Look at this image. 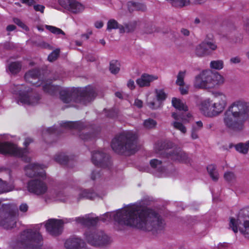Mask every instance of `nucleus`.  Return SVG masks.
I'll return each instance as SVG.
<instances>
[{
  "label": "nucleus",
  "mask_w": 249,
  "mask_h": 249,
  "mask_svg": "<svg viewBox=\"0 0 249 249\" xmlns=\"http://www.w3.org/2000/svg\"><path fill=\"white\" fill-rule=\"evenodd\" d=\"M21 68V64L19 62H12L9 64L8 69L12 74H16L19 72Z\"/></svg>",
  "instance_id": "nucleus-31"
},
{
  "label": "nucleus",
  "mask_w": 249,
  "mask_h": 249,
  "mask_svg": "<svg viewBox=\"0 0 249 249\" xmlns=\"http://www.w3.org/2000/svg\"><path fill=\"white\" fill-rule=\"evenodd\" d=\"M193 126H196L198 129V131L200 130L203 127V123L201 121H197L196 123V125Z\"/></svg>",
  "instance_id": "nucleus-60"
},
{
  "label": "nucleus",
  "mask_w": 249,
  "mask_h": 249,
  "mask_svg": "<svg viewBox=\"0 0 249 249\" xmlns=\"http://www.w3.org/2000/svg\"><path fill=\"white\" fill-rule=\"evenodd\" d=\"M43 90L51 95H54L60 90L61 100L65 103L75 102L86 105L92 101L96 95L93 87L89 86L85 88H64L60 90V87L52 85L50 82H44Z\"/></svg>",
  "instance_id": "nucleus-2"
},
{
  "label": "nucleus",
  "mask_w": 249,
  "mask_h": 249,
  "mask_svg": "<svg viewBox=\"0 0 249 249\" xmlns=\"http://www.w3.org/2000/svg\"><path fill=\"white\" fill-rule=\"evenodd\" d=\"M45 27L49 31L55 35H65V33L60 28L51 25H46Z\"/></svg>",
  "instance_id": "nucleus-41"
},
{
  "label": "nucleus",
  "mask_w": 249,
  "mask_h": 249,
  "mask_svg": "<svg viewBox=\"0 0 249 249\" xmlns=\"http://www.w3.org/2000/svg\"><path fill=\"white\" fill-rule=\"evenodd\" d=\"M171 124L175 129L179 130L181 133L183 134H185L186 133V128L182 123L177 121H175L173 122Z\"/></svg>",
  "instance_id": "nucleus-42"
},
{
  "label": "nucleus",
  "mask_w": 249,
  "mask_h": 249,
  "mask_svg": "<svg viewBox=\"0 0 249 249\" xmlns=\"http://www.w3.org/2000/svg\"><path fill=\"white\" fill-rule=\"evenodd\" d=\"M127 85V87L131 89H134L135 87L134 81L131 79L128 81Z\"/></svg>",
  "instance_id": "nucleus-55"
},
{
  "label": "nucleus",
  "mask_w": 249,
  "mask_h": 249,
  "mask_svg": "<svg viewBox=\"0 0 249 249\" xmlns=\"http://www.w3.org/2000/svg\"><path fill=\"white\" fill-rule=\"evenodd\" d=\"M186 71H179L177 76L176 83L179 86H183L184 85V79L186 75Z\"/></svg>",
  "instance_id": "nucleus-39"
},
{
  "label": "nucleus",
  "mask_w": 249,
  "mask_h": 249,
  "mask_svg": "<svg viewBox=\"0 0 249 249\" xmlns=\"http://www.w3.org/2000/svg\"><path fill=\"white\" fill-rule=\"evenodd\" d=\"M56 199L61 202H65L68 200V197L65 195L64 192H61L57 194Z\"/></svg>",
  "instance_id": "nucleus-48"
},
{
  "label": "nucleus",
  "mask_w": 249,
  "mask_h": 249,
  "mask_svg": "<svg viewBox=\"0 0 249 249\" xmlns=\"http://www.w3.org/2000/svg\"><path fill=\"white\" fill-rule=\"evenodd\" d=\"M159 32V30L158 28L155 27V26H151V29L150 31H146L147 33L151 34L154 32Z\"/></svg>",
  "instance_id": "nucleus-63"
},
{
  "label": "nucleus",
  "mask_w": 249,
  "mask_h": 249,
  "mask_svg": "<svg viewBox=\"0 0 249 249\" xmlns=\"http://www.w3.org/2000/svg\"><path fill=\"white\" fill-rule=\"evenodd\" d=\"M91 160L95 165L103 168L109 167L111 164L109 156L100 151H95L92 154Z\"/></svg>",
  "instance_id": "nucleus-16"
},
{
  "label": "nucleus",
  "mask_w": 249,
  "mask_h": 249,
  "mask_svg": "<svg viewBox=\"0 0 249 249\" xmlns=\"http://www.w3.org/2000/svg\"><path fill=\"white\" fill-rule=\"evenodd\" d=\"M134 105L138 107L141 108L142 107L143 103L142 101L137 99L135 100Z\"/></svg>",
  "instance_id": "nucleus-56"
},
{
  "label": "nucleus",
  "mask_w": 249,
  "mask_h": 249,
  "mask_svg": "<svg viewBox=\"0 0 249 249\" xmlns=\"http://www.w3.org/2000/svg\"><path fill=\"white\" fill-rule=\"evenodd\" d=\"M101 177V169L99 167H96L92 171L90 175V178L92 180H96Z\"/></svg>",
  "instance_id": "nucleus-44"
},
{
  "label": "nucleus",
  "mask_w": 249,
  "mask_h": 249,
  "mask_svg": "<svg viewBox=\"0 0 249 249\" xmlns=\"http://www.w3.org/2000/svg\"><path fill=\"white\" fill-rule=\"evenodd\" d=\"M227 110L245 121L249 115V103L237 100L231 103Z\"/></svg>",
  "instance_id": "nucleus-12"
},
{
  "label": "nucleus",
  "mask_w": 249,
  "mask_h": 249,
  "mask_svg": "<svg viewBox=\"0 0 249 249\" xmlns=\"http://www.w3.org/2000/svg\"><path fill=\"white\" fill-rule=\"evenodd\" d=\"M151 167L156 171L162 173L164 170V168L162 165L161 161L157 159L151 160L150 161Z\"/></svg>",
  "instance_id": "nucleus-30"
},
{
  "label": "nucleus",
  "mask_w": 249,
  "mask_h": 249,
  "mask_svg": "<svg viewBox=\"0 0 249 249\" xmlns=\"http://www.w3.org/2000/svg\"><path fill=\"white\" fill-rule=\"evenodd\" d=\"M54 160L60 164H65L68 161V157L64 153H59L55 156Z\"/></svg>",
  "instance_id": "nucleus-38"
},
{
  "label": "nucleus",
  "mask_w": 249,
  "mask_h": 249,
  "mask_svg": "<svg viewBox=\"0 0 249 249\" xmlns=\"http://www.w3.org/2000/svg\"><path fill=\"white\" fill-rule=\"evenodd\" d=\"M63 222L62 220L50 219L45 224L47 231L52 235L57 236L62 231Z\"/></svg>",
  "instance_id": "nucleus-19"
},
{
  "label": "nucleus",
  "mask_w": 249,
  "mask_h": 249,
  "mask_svg": "<svg viewBox=\"0 0 249 249\" xmlns=\"http://www.w3.org/2000/svg\"><path fill=\"white\" fill-rule=\"evenodd\" d=\"M60 126L64 128L76 130L79 137L85 141L91 140L95 136V134L89 133L85 129V125L81 122H62Z\"/></svg>",
  "instance_id": "nucleus-11"
},
{
  "label": "nucleus",
  "mask_w": 249,
  "mask_h": 249,
  "mask_svg": "<svg viewBox=\"0 0 249 249\" xmlns=\"http://www.w3.org/2000/svg\"><path fill=\"white\" fill-rule=\"evenodd\" d=\"M79 198L94 199L98 197L97 195L94 192L89 190H81L79 194Z\"/></svg>",
  "instance_id": "nucleus-28"
},
{
  "label": "nucleus",
  "mask_w": 249,
  "mask_h": 249,
  "mask_svg": "<svg viewBox=\"0 0 249 249\" xmlns=\"http://www.w3.org/2000/svg\"><path fill=\"white\" fill-rule=\"evenodd\" d=\"M224 67V62L221 60L212 61L210 63V67L215 70H221Z\"/></svg>",
  "instance_id": "nucleus-40"
},
{
  "label": "nucleus",
  "mask_w": 249,
  "mask_h": 249,
  "mask_svg": "<svg viewBox=\"0 0 249 249\" xmlns=\"http://www.w3.org/2000/svg\"><path fill=\"white\" fill-rule=\"evenodd\" d=\"M190 4V0H175L171 5L176 8H182L187 6Z\"/></svg>",
  "instance_id": "nucleus-37"
},
{
  "label": "nucleus",
  "mask_w": 249,
  "mask_h": 249,
  "mask_svg": "<svg viewBox=\"0 0 249 249\" xmlns=\"http://www.w3.org/2000/svg\"><path fill=\"white\" fill-rule=\"evenodd\" d=\"M224 77L218 72L211 71H204L197 75L194 81V86L200 89H213L223 84Z\"/></svg>",
  "instance_id": "nucleus-5"
},
{
  "label": "nucleus",
  "mask_w": 249,
  "mask_h": 249,
  "mask_svg": "<svg viewBox=\"0 0 249 249\" xmlns=\"http://www.w3.org/2000/svg\"><path fill=\"white\" fill-rule=\"evenodd\" d=\"M234 147L237 152L243 154H246L249 151V140L245 143H238L235 145Z\"/></svg>",
  "instance_id": "nucleus-29"
},
{
  "label": "nucleus",
  "mask_w": 249,
  "mask_h": 249,
  "mask_svg": "<svg viewBox=\"0 0 249 249\" xmlns=\"http://www.w3.org/2000/svg\"><path fill=\"white\" fill-rule=\"evenodd\" d=\"M34 9L36 11H39L41 13H43L44 10L45 9V7L42 5L35 4V5H34Z\"/></svg>",
  "instance_id": "nucleus-52"
},
{
  "label": "nucleus",
  "mask_w": 249,
  "mask_h": 249,
  "mask_svg": "<svg viewBox=\"0 0 249 249\" xmlns=\"http://www.w3.org/2000/svg\"><path fill=\"white\" fill-rule=\"evenodd\" d=\"M22 85H17V89L18 92V101L23 104L34 106L38 103L40 97L38 94L34 92L31 88L22 90Z\"/></svg>",
  "instance_id": "nucleus-10"
},
{
  "label": "nucleus",
  "mask_w": 249,
  "mask_h": 249,
  "mask_svg": "<svg viewBox=\"0 0 249 249\" xmlns=\"http://www.w3.org/2000/svg\"><path fill=\"white\" fill-rule=\"evenodd\" d=\"M88 243L91 246L99 247L110 242V238L102 231H89L85 233Z\"/></svg>",
  "instance_id": "nucleus-9"
},
{
  "label": "nucleus",
  "mask_w": 249,
  "mask_h": 249,
  "mask_svg": "<svg viewBox=\"0 0 249 249\" xmlns=\"http://www.w3.org/2000/svg\"><path fill=\"white\" fill-rule=\"evenodd\" d=\"M127 7L130 12H132L134 11H143L146 10V6L145 5L133 1L128 2L127 3Z\"/></svg>",
  "instance_id": "nucleus-26"
},
{
  "label": "nucleus",
  "mask_w": 249,
  "mask_h": 249,
  "mask_svg": "<svg viewBox=\"0 0 249 249\" xmlns=\"http://www.w3.org/2000/svg\"><path fill=\"white\" fill-rule=\"evenodd\" d=\"M148 106L152 109L157 108V107L155 106V103L154 101L149 102L147 103Z\"/></svg>",
  "instance_id": "nucleus-64"
},
{
  "label": "nucleus",
  "mask_w": 249,
  "mask_h": 249,
  "mask_svg": "<svg viewBox=\"0 0 249 249\" xmlns=\"http://www.w3.org/2000/svg\"><path fill=\"white\" fill-rule=\"evenodd\" d=\"M140 22L139 20H132L127 23H124V25H122L120 27V33H130L134 32L137 27L140 25Z\"/></svg>",
  "instance_id": "nucleus-23"
},
{
  "label": "nucleus",
  "mask_w": 249,
  "mask_h": 249,
  "mask_svg": "<svg viewBox=\"0 0 249 249\" xmlns=\"http://www.w3.org/2000/svg\"><path fill=\"white\" fill-rule=\"evenodd\" d=\"M44 166L34 163L29 164L24 168L26 175L30 178L39 177L42 179L45 178V172L43 170Z\"/></svg>",
  "instance_id": "nucleus-17"
},
{
  "label": "nucleus",
  "mask_w": 249,
  "mask_h": 249,
  "mask_svg": "<svg viewBox=\"0 0 249 249\" xmlns=\"http://www.w3.org/2000/svg\"><path fill=\"white\" fill-rule=\"evenodd\" d=\"M195 53L198 57H203L210 53L208 49L206 46L205 42H202L196 46Z\"/></svg>",
  "instance_id": "nucleus-25"
},
{
  "label": "nucleus",
  "mask_w": 249,
  "mask_h": 249,
  "mask_svg": "<svg viewBox=\"0 0 249 249\" xmlns=\"http://www.w3.org/2000/svg\"><path fill=\"white\" fill-rule=\"evenodd\" d=\"M138 135L131 130L125 131L116 136L111 142L112 149L119 154H132L138 149Z\"/></svg>",
  "instance_id": "nucleus-3"
},
{
  "label": "nucleus",
  "mask_w": 249,
  "mask_h": 249,
  "mask_svg": "<svg viewBox=\"0 0 249 249\" xmlns=\"http://www.w3.org/2000/svg\"><path fill=\"white\" fill-rule=\"evenodd\" d=\"M213 94L215 99L214 102L210 99H207L201 103L200 109L206 116L213 117L219 115L227 105V96L225 94L215 92Z\"/></svg>",
  "instance_id": "nucleus-4"
},
{
  "label": "nucleus",
  "mask_w": 249,
  "mask_h": 249,
  "mask_svg": "<svg viewBox=\"0 0 249 249\" xmlns=\"http://www.w3.org/2000/svg\"><path fill=\"white\" fill-rule=\"evenodd\" d=\"M18 215V208L15 204H2L0 210V226L6 229L13 228L16 225Z\"/></svg>",
  "instance_id": "nucleus-6"
},
{
  "label": "nucleus",
  "mask_w": 249,
  "mask_h": 249,
  "mask_svg": "<svg viewBox=\"0 0 249 249\" xmlns=\"http://www.w3.org/2000/svg\"><path fill=\"white\" fill-rule=\"evenodd\" d=\"M158 78L156 75L144 73L136 80V83L141 88L149 87L151 83Z\"/></svg>",
  "instance_id": "nucleus-22"
},
{
  "label": "nucleus",
  "mask_w": 249,
  "mask_h": 249,
  "mask_svg": "<svg viewBox=\"0 0 249 249\" xmlns=\"http://www.w3.org/2000/svg\"><path fill=\"white\" fill-rule=\"evenodd\" d=\"M109 70L113 74H116L119 71L120 68L117 61L113 60L110 62Z\"/></svg>",
  "instance_id": "nucleus-43"
},
{
  "label": "nucleus",
  "mask_w": 249,
  "mask_h": 249,
  "mask_svg": "<svg viewBox=\"0 0 249 249\" xmlns=\"http://www.w3.org/2000/svg\"><path fill=\"white\" fill-rule=\"evenodd\" d=\"M230 61L231 63H234V64H237L240 62L241 60L240 58L239 57H232L230 59Z\"/></svg>",
  "instance_id": "nucleus-59"
},
{
  "label": "nucleus",
  "mask_w": 249,
  "mask_h": 249,
  "mask_svg": "<svg viewBox=\"0 0 249 249\" xmlns=\"http://www.w3.org/2000/svg\"><path fill=\"white\" fill-rule=\"evenodd\" d=\"M67 249H87L85 243L78 238L68 239L65 244Z\"/></svg>",
  "instance_id": "nucleus-20"
},
{
  "label": "nucleus",
  "mask_w": 249,
  "mask_h": 249,
  "mask_svg": "<svg viewBox=\"0 0 249 249\" xmlns=\"http://www.w3.org/2000/svg\"><path fill=\"white\" fill-rule=\"evenodd\" d=\"M173 106L179 110L186 111L188 110L187 106L180 99L177 98H173L172 100Z\"/></svg>",
  "instance_id": "nucleus-27"
},
{
  "label": "nucleus",
  "mask_w": 249,
  "mask_h": 249,
  "mask_svg": "<svg viewBox=\"0 0 249 249\" xmlns=\"http://www.w3.org/2000/svg\"><path fill=\"white\" fill-rule=\"evenodd\" d=\"M99 220L98 217L93 218L86 215L85 216L76 217L75 220L82 225L89 226L95 225Z\"/></svg>",
  "instance_id": "nucleus-24"
},
{
  "label": "nucleus",
  "mask_w": 249,
  "mask_h": 249,
  "mask_svg": "<svg viewBox=\"0 0 249 249\" xmlns=\"http://www.w3.org/2000/svg\"><path fill=\"white\" fill-rule=\"evenodd\" d=\"M204 42H206V46L207 48L209 47V49L212 51H214L216 49L217 46L213 42L206 41H204Z\"/></svg>",
  "instance_id": "nucleus-50"
},
{
  "label": "nucleus",
  "mask_w": 249,
  "mask_h": 249,
  "mask_svg": "<svg viewBox=\"0 0 249 249\" xmlns=\"http://www.w3.org/2000/svg\"><path fill=\"white\" fill-rule=\"evenodd\" d=\"M0 153L17 157L21 158L25 162H29L31 158L28 156L29 151L27 148H18L15 144L9 142H0Z\"/></svg>",
  "instance_id": "nucleus-8"
},
{
  "label": "nucleus",
  "mask_w": 249,
  "mask_h": 249,
  "mask_svg": "<svg viewBox=\"0 0 249 249\" xmlns=\"http://www.w3.org/2000/svg\"><path fill=\"white\" fill-rule=\"evenodd\" d=\"M157 125V121L150 118L144 120L143 122V126L146 129H154L156 128Z\"/></svg>",
  "instance_id": "nucleus-32"
},
{
  "label": "nucleus",
  "mask_w": 249,
  "mask_h": 249,
  "mask_svg": "<svg viewBox=\"0 0 249 249\" xmlns=\"http://www.w3.org/2000/svg\"><path fill=\"white\" fill-rule=\"evenodd\" d=\"M13 186L0 178V194L7 193L12 191Z\"/></svg>",
  "instance_id": "nucleus-34"
},
{
  "label": "nucleus",
  "mask_w": 249,
  "mask_h": 249,
  "mask_svg": "<svg viewBox=\"0 0 249 249\" xmlns=\"http://www.w3.org/2000/svg\"><path fill=\"white\" fill-rule=\"evenodd\" d=\"M168 143L165 142H159L155 144V150L159 154L162 153V152L168 148Z\"/></svg>",
  "instance_id": "nucleus-33"
},
{
  "label": "nucleus",
  "mask_w": 249,
  "mask_h": 249,
  "mask_svg": "<svg viewBox=\"0 0 249 249\" xmlns=\"http://www.w3.org/2000/svg\"><path fill=\"white\" fill-rule=\"evenodd\" d=\"M180 87L179 88V90H180V93L182 95L187 94L188 93V88L187 87L184 88L182 86H180Z\"/></svg>",
  "instance_id": "nucleus-57"
},
{
  "label": "nucleus",
  "mask_w": 249,
  "mask_h": 249,
  "mask_svg": "<svg viewBox=\"0 0 249 249\" xmlns=\"http://www.w3.org/2000/svg\"><path fill=\"white\" fill-rule=\"evenodd\" d=\"M180 32L182 35L186 36H189L190 35V31L187 29L182 28L180 30Z\"/></svg>",
  "instance_id": "nucleus-58"
},
{
  "label": "nucleus",
  "mask_w": 249,
  "mask_h": 249,
  "mask_svg": "<svg viewBox=\"0 0 249 249\" xmlns=\"http://www.w3.org/2000/svg\"><path fill=\"white\" fill-rule=\"evenodd\" d=\"M56 131H57L56 128L54 126H53V127H49V128H47L43 132V133L44 134H45V133L52 134V133H55Z\"/></svg>",
  "instance_id": "nucleus-53"
},
{
  "label": "nucleus",
  "mask_w": 249,
  "mask_h": 249,
  "mask_svg": "<svg viewBox=\"0 0 249 249\" xmlns=\"http://www.w3.org/2000/svg\"><path fill=\"white\" fill-rule=\"evenodd\" d=\"M33 139L31 138H27L25 139V141L24 142V145L27 147L28 146L30 143L33 142Z\"/></svg>",
  "instance_id": "nucleus-62"
},
{
  "label": "nucleus",
  "mask_w": 249,
  "mask_h": 249,
  "mask_svg": "<svg viewBox=\"0 0 249 249\" xmlns=\"http://www.w3.org/2000/svg\"><path fill=\"white\" fill-rule=\"evenodd\" d=\"M207 170L212 178L216 181L218 179V173L216 170L215 166L213 165H210L207 167Z\"/></svg>",
  "instance_id": "nucleus-35"
},
{
  "label": "nucleus",
  "mask_w": 249,
  "mask_h": 249,
  "mask_svg": "<svg viewBox=\"0 0 249 249\" xmlns=\"http://www.w3.org/2000/svg\"><path fill=\"white\" fill-rule=\"evenodd\" d=\"M230 227L234 232H237L239 229L246 237H249V207L240 210L237 219L231 218Z\"/></svg>",
  "instance_id": "nucleus-7"
},
{
  "label": "nucleus",
  "mask_w": 249,
  "mask_h": 249,
  "mask_svg": "<svg viewBox=\"0 0 249 249\" xmlns=\"http://www.w3.org/2000/svg\"><path fill=\"white\" fill-rule=\"evenodd\" d=\"M59 4L70 12L77 14L85 9L84 5L76 0H59Z\"/></svg>",
  "instance_id": "nucleus-18"
},
{
  "label": "nucleus",
  "mask_w": 249,
  "mask_h": 249,
  "mask_svg": "<svg viewBox=\"0 0 249 249\" xmlns=\"http://www.w3.org/2000/svg\"><path fill=\"white\" fill-rule=\"evenodd\" d=\"M198 129L196 126H193L192 132H191V137L193 139H196L198 138L197 135Z\"/></svg>",
  "instance_id": "nucleus-51"
},
{
  "label": "nucleus",
  "mask_w": 249,
  "mask_h": 249,
  "mask_svg": "<svg viewBox=\"0 0 249 249\" xmlns=\"http://www.w3.org/2000/svg\"><path fill=\"white\" fill-rule=\"evenodd\" d=\"M39 74V71L37 69H33L28 71L25 74L24 78L25 80L32 84L33 85L36 87L40 86L42 82H40L39 81H36L38 79V76Z\"/></svg>",
  "instance_id": "nucleus-21"
},
{
  "label": "nucleus",
  "mask_w": 249,
  "mask_h": 249,
  "mask_svg": "<svg viewBox=\"0 0 249 249\" xmlns=\"http://www.w3.org/2000/svg\"><path fill=\"white\" fill-rule=\"evenodd\" d=\"M166 157L175 162L188 164L191 161L189 155L180 148H176L166 153Z\"/></svg>",
  "instance_id": "nucleus-14"
},
{
  "label": "nucleus",
  "mask_w": 249,
  "mask_h": 249,
  "mask_svg": "<svg viewBox=\"0 0 249 249\" xmlns=\"http://www.w3.org/2000/svg\"><path fill=\"white\" fill-rule=\"evenodd\" d=\"M156 96L158 100H164L166 98V94L162 90H156Z\"/></svg>",
  "instance_id": "nucleus-49"
},
{
  "label": "nucleus",
  "mask_w": 249,
  "mask_h": 249,
  "mask_svg": "<svg viewBox=\"0 0 249 249\" xmlns=\"http://www.w3.org/2000/svg\"><path fill=\"white\" fill-rule=\"evenodd\" d=\"M223 121L225 126L233 130H240L245 122L236 115L226 110L224 114Z\"/></svg>",
  "instance_id": "nucleus-13"
},
{
  "label": "nucleus",
  "mask_w": 249,
  "mask_h": 249,
  "mask_svg": "<svg viewBox=\"0 0 249 249\" xmlns=\"http://www.w3.org/2000/svg\"><path fill=\"white\" fill-rule=\"evenodd\" d=\"M113 219L120 225L129 226L158 233L164 229L165 223L155 211L138 204L129 205L117 212L107 213L100 219L104 222Z\"/></svg>",
  "instance_id": "nucleus-1"
},
{
  "label": "nucleus",
  "mask_w": 249,
  "mask_h": 249,
  "mask_svg": "<svg viewBox=\"0 0 249 249\" xmlns=\"http://www.w3.org/2000/svg\"><path fill=\"white\" fill-rule=\"evenodd\" d=\"M19 211L22 213L26 212L28 209V206L26 203H22L19 207Z\"/></svg>",
  "instance_id": "nucleus-54"
},
{
  "label": "nucleus",
  "mask_w": 249,
  "mask_h": 249,
  "mask_svg": "<svg viewBox=\"0 0 249 249\" xmlns=\"http://www.w3.org/2000/svg\"><path fill=\"white\" fill-rule=\"evenodd\" d=\"M121 24H119L118 22L114 19H110L107 23V30L110 31L112 29H119V32L120 33V27Z\"/></svg>",
  "instance_id": "nucleus-36"
},
{
  "label": "nucleus",
  "mask_w": 249,
  "mask_h": 249,
  "mask_svg": "<svg viewBox=\"0 0 249 249\" xmlns=\"http://www.w3.org/2000/svg\"><path fill=\"white\" fill-rule=\"evenodd\" d=\"M60 53V50L57 49L51 53L48 57V59L50 62H53L58 57Z\"/></svg>",
  "instance_id": "nucleus-46"
},
{
  "label": "nucleus",
  "mask_w": 249,
  "mask_h": 249,
  "mask_svg": "<svg viewBox=\"0 0 249 249\" xmlns=\"http://www.w3.org/2000/svg\"><path fill=\"white\" fill-rule=\"evenodd\" d=\"M14 22L17 24L18 26L20 27L22 29L26 31L28 30L27 26L19 18H14L13 19Z\"/></svg>",
  "instance_id": "nucleus-47"
},
{
  "label": "nucleus",
  "mask_w": 249,
  "mask_h": 249,
  "mask_svg": "<svg viewBox=\"0 0 249 249\" xmlns=\"http://www.w3.org/2000/svg\"><path fill=\"white\" fill-rule=\"evenodd\" d=\"M29 192L37 195L45 194L48 187L46 184L41 179H35L30 180L27 184Z\"/></svg>",
  "instance_id": "nucleus-15"
},
{
  "label": "nucleus",
  "mask_w": 249,
  "mask_h": 249,
  "mask_svg": "<svg viewBox=\"0 0 249 249\" xmlns=\"http://www.w3.org/2000/svg\"><path fill=\"white\" fill-rule=\"evenodd\" d=\"M22 3H25L28 6H31L34 4V1L33 0H20Z\"/></svg>",
  "instance_id": "nucleus-61"
},
{
  "label": "nucleus",
  "mask_w": 249,
  "mask_h": 249,
  "mask_svg": "<svg viewBox=\"0 0 249 249\" xmlns=\"http://www.w3.org/2000/svg\"><path fill=\"white\" fill-rule=\"evenodd\" d=\"M224 178L227 181L230 182L235 179L236 176L233 172L228 171L225 173Z\"/></svg>",
  "instance_id": "nucleus-45"
}]
</instances>
